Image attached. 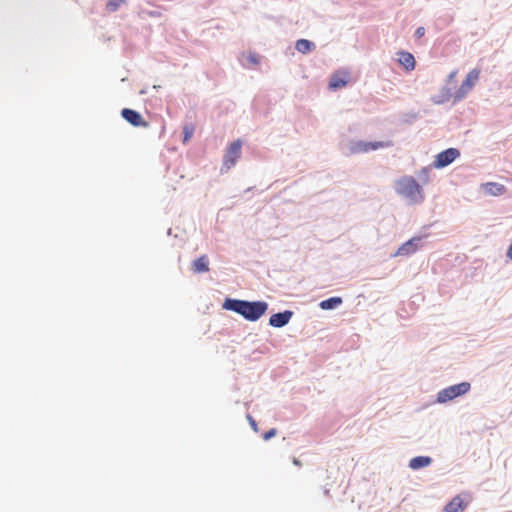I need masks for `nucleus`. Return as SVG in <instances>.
I'll list each match as a JSON object with an SVG mask.
<instances>
[{"label":"nucleus","instance_id":"1","mask_svg":"<svg viewBox=\"0 0 512 512\" xmlns=\"http://www.w3.org/2000/svg\"><path fill=\"white\" fill-rule=\"evenodd\" d=\"M222 307L223 309L234 311L246 320L253 322L259 320L266 313L268 304L264 301L249 302L227 298Z\"/></svg>","mask_w":512,"mask_h":512},{"label":"nucleus","instance_id":"2","mask_svg":"<svg viewBox=\"0 0 512 512\" xmlns=\"http://www.w3.org/2000/svg\"><path fill=\"white\" fill-rule=\"evenodd\" d=\"M395 191L410 203H420L424 199L422 188L412 176H402L395 182Z\"/></svg>","mask_w":512,"mask_h":512},{"label":"nucleus","instance_id":"3","mask_svg":"<svg viewBox=\"0 0 512 512\" xmlns=\"http://www.w3.org/2000/svg\"><path fill=\"white\" fill-rule=\"evenodd\" d=\"M481 70L478 68L472 69L467 75L465 80L461 83L460 87L454 94V101L458 102L465 98L467 94L473 89L480 78Z\"/></svg>","mask_w":512,"mask_h":512},{"label":"nucleus","instance_id":"4","mask_svg":"<svg viewBox=\"0 0 512 512\" xmlns=\"http://www.w3.org/2000/svg\"><path fill=\"white\" fill-rule=\"evenodd\" d=\"M470 390V384L468 382H462L456 385L449 386L441 390L437 395V401L439 403H445L454 398L464 395Z\"/></svg>","mask_w":512,"mask_h":512},{"label":"nucleus","instance_id":"5","mask_svg":"<svg viewBox=\"0 0 512 512\" xmlns=\"http://www.w3.org/2000/svg\"><path fill=\"white\" fill-rule=\"evenodd\" d=\"M392 143L387 141H375V142H366V141H357L353 143L350 147L351 153H367L371 150H377L380 148L390 147Z\"/></svg>","mask_w":512,"mask_h":512},{"label":"nucleus","instance_id":"6","mask_svg":"<svg viewBox=\"0 0 512 512\" xmlns=\"http://www.w3.org/2000/svg\"><path fill=\"white\" fill-rule=\"evenodd\" d=\"M242 143L240 140L233 141L226 149L223 165L226 169L233 167L241 156Z\"/></svg>","mask_w":512,"mask_h":512},{"label":"nucleus","instance_id":"7","mask_svg":"<svg viewBox=\"0 0 512 512\" xmlns=\"http://www.w3.org/2000/svg\"><path fill=\"white\" fill-rule=\"evenodd\" d=\"M471 502V496L468 493H462L455 496L444 507V512H463Z\"/></svg>","mask_w":512,"mask_h":512},{"label":"nucleus","instance_id":"8","mask_svg":"<svg viewBox=\"0 0 512 512\" xmlns=\"http://www.w3.org/2000/svg\"><path fill=\"white\" fill-rule=\"evenodd\" d=\"M460 152L456 148H449L442 152H440L433 163L435 168H443L451 164L457 157H459Z\"/></svg>","mask_w":512,"mask_h":512},{"label":"nucleus","instance_id":"9","mask_svg":"<svg viewBox=\"0 0 512 512\" xmlns=\"http://www.w3.org/2000/svg\"><path fill=\"white\" fill-rule=\"evenodd\" d=\"M350 80V74L345 70H338L330 78L329 88L337 90L345 87Z\"/></svg>","mask_w":512,"mask_h":512},{"label":"nucleus","instance_id":"10","mask_svg":"<svg viewBox=\"0 0 512 512\" xmlns=\"http://www.w3.org/2000/svg\"><path fill=\"white\" fill-rule=\"evenodd\" d=\"M122 117L135 127H147L148 122L143 119L140 113L135 110L124 108L121 112Z\"/></svg>","mask_w":512,"mask_h":512},{"label":"nucleus","instance_id":"11","mask_svg":"<svg viewBox=\"0 0 512 512\" xmlns=\"http://www.w3.org/2000/svg\"><path fill=\"white\" fill-rule=\"evenodd\" d=\"M292 316L293 312L289 310L273 314L269 319V324L276 328L283 327L288 324Z\"/></svg>","mask_w":512,"mask_h":512},{"label":"nucleus","instance_id":"12","mask_svg":"<svg viewBox=\"0 0 512 512\" xmlns=\"http://www.w3.org/2000/svg\"><path fill=\"white\" fill-rule=\"evenodd\" d=\"M420 240H421L420 237H415V238L408 240L407 242H405L398 248V250L396 251V253L394 255L395 256H406V255H410V254L416 252L418 249L417 243Z\"/></svg>","mask_w":512,"mask_h":512},{"label":"nucleus","instance_id":"13","mask_svg":"<svg viewBox=\"0 0 512 512\" xmlns=\"http://www.w3.org/2000/svg\"><path fill=\"white\" fill-rule=\"evenodd\" d=\"M398 62L406 71H412L415 69V65H416L415 58L409 52H406V51L398 52Z\"/></svg>","mask_w":512,"mask_h":512},{"label":"nucleus","instance_id":"14","mask_svg":"<svg viewBox=\"0 0 512 512\" xmlns=\"http://www.w3.org/2000/svg\"><path fill=\"white\" fill-rule=\"evenodd\" d=\"M483 190L492 196H500L506 192L504 185L495 182H488L483 184Z\"/></svg>","mask_w":512,"mask_h":512},{"label":"nucleus","instance_id":"15","mask_svg":"<svg viewBox=\"0 0 512 512\" xmlns=\"http://www.w3.org/2000/svg\"><path fill=\"white\" fill-rule=\"evenodd\" d=\"M195 273H203L209 271V261L206 255H202L192 264Z\"/></svg>","mask_w":512,"mask_h":512},{"label":"nucleus","instance_id":"16","mask_svg":"<svg viewBox=\"0 0 512 512\" xmlns=\"http://www.w3.org/2000/svg\"><path fill=\"white\" fill-rule=\"evenodd\" d=\"M430 463H431L430 457L418 456V457H414L410 460L409 467L411 469L417 470V469H420V468L430 465Z\"/></svg>","mask_w":512,"mask_h":512},{"label":"nucleus","instance_id":"17","mask_svg":"<svg viewBox=\"0 0 512 512\" xmlns=\"http://www.w3.org/2000/svg\"><path fill=\"white\" fill-rule=\"evenodd\" d=\"M295 48L298 52H300L302 54H306V53H309L310 51H312L315 48V45H314V43H312L311 41H309L307 39H299L296 42Z\"/></svg>","mask_w":512,"mask_h":512},{"label":"nucleus","instance_id":"18","mask_svg":"<svg viewBox=\"0 0 512 512\" xmlns=\"http://www.w3.org/2000/svg\"><path fill=\"white\" fill-rule=\"evenodd\" d=\"M342 303V299L340 297H332L326 300H323L320 303V307L324 310H329L337 307Z\"/></svg>","mask_w":512,"mask_h":512},{"label":"nucleus","instance_id":"19","mask_svg":"<svg viewBox=\"0 0 512 512\" xmlns=\"http://www.w3.org/2000/svg\"><path fill=\"white\" fill-rule=\"evenodd\" d=\"M451 97H452V94L450 92V89L443 88L441 93L438 96L434 97L433 101L436 104H443V103L449 101L451 99Z\"/></svg>","mask_w":512,"mask_h":512},{"label":"nucleus","instance_id":"20","mask_svg":"<svg viewBox=\"0 0 512 512\" xmlns=\"http://www.w3.org/2000/svg\"><path fill=\"white\" fill-rule=\"evenodd\" d=\"M195 127L192 124H187L183 127V142L187 143L194 134Z\"/></svg>","mask_w":512,"mask_h":512},{"label":"nucleus","instance_id":"21","mask_svg":"<svg viewBox=\"0 0 512 512\" xmlns=\"http://www.w3.org/2000/svg\"><path fill=\"white\" fill-rule=\"evenodd\" d=\"M125 2V0H109L106 4V9L107 11L109 12H114L116 11L123 3Z\"/></svg>","mask_w":512,"mask_h":512},{"label":"nucleus","instance_id":"22","mask_svg":"<svg viewBox=\"0 0 512 512\" xmlns=\"http://www.w3.org/2000/svg\"><path fill=\"white\" fill-rule=\"evenodd\" d=\"M276 429L272 428L263 435L264 440H269L276 435Z\"/></svg>","mask_w":512,"mask_h":512},{"label":"nucleus","instance_id":"23","mask_svg":"<svg viewBox=\"0 0 512 512\" xmlns=\"http://www.w3.org/2000/svg\"><path fill=\"white\" fill-rule=\"evenodd\" d=\"M457 74H458L457 70H453L452 72H450V74L447 77L448 82L454 81V79L456 78Z\"/></svg>","mask_w":512,"mask_h":512},{"label":"nucleus","instance_id":"24","mask_svg":"<svg viewBox=\"0 0 512 512\" xmlns=\"http://www.w3.org/2000/svg\"><path fill=\"white\" fill-rule=\"evenodd\" d=\"M248 420H249V423H250L251 427L253 428V430L258 431L256 421L251 416H248Z\"/></svg>","mask_w":512,"mask_h":512},{"label":"nucleus","instance_id":"25","mask_svg":"<svg viewBox=\"0 0 512 512\" xmlns=\"http://www.w3.org/2000/svg\"><path fill=\"white\" fill-rule=\"evenodd\" d=\"M425 33V29L423 27H419L417 30H416V35L418 37H422Z\"/></svg>","mask_w":512,"mask_h":512},{"label":"nucleus","instance_id":"26","mask_svg":"<svg viewBox=\"0 0 512 512\" xmlns=\"http://www.w3.org/2000/svg\"><path fill=\"white\" fill-rule=\"evenodd\" d=\"M293 463H294L295 465H298V466H299V465H301L300 461H299V460H297L296 458L293 460Z\"/></svg>","mask_w":512,"mask_h":512}]
</instances>
